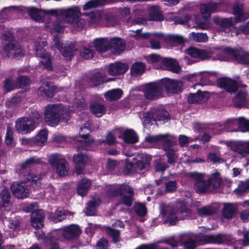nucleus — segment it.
<instances>
[{"label":"nucleus","mask_w":249,"mask_h":249,"mask_svg":"<svg viewBox=\"0 0 249 249\" xmlns=\"http://www.w3.org/2000/svg\"><path fill=\"white\" fill-rule=\"evenodd\" d=\"M30 110V111L29 115L26 117L37 127L39 123L42 122V116L41 113L35 108L32 107Z\"/></svg>","instance_id":"4c0bfd02"},{"label":"nucleus","mask_w":249,"mask_h":249,"mask_svg":"<svg viewBox=\"0 0 249 249\" xmlns=\"http://www.w3.org/2000/svg\"><path fill=\"white\" fill-rule=\"evenodd\" d=\"M151 119L154 121L162 122V124L168 122L170 120V117L169 112L163 108L156 109L151 115Z\"/></svg>","instance_id":"a878e982"},{"label":"nucleus","mask_w":249,"mask_h":249,"mask_svg":"<svg viewBox=\"0 0 249 249\" xmlns=\"http://www.w3.org/2000/svg\"><path fill=\"white\" fill-rule=\"evenodd\" d=\"M188 53L193 58H197L200 60H209L212 58L213 53L211 51L199 49L195 47H191L188 50Z\"/></svg>","instance_id":"aec40b11"},{"label":"nucleus","mask_w":249,"mask_h":249,"mask_svg":"<svg viewBox=\"0 0 249 249\" xmlns=\"http://www.w3.org/2000/svg\"><path fill=\"white\" fill-rule=\"evenodd\" d=\"M169 137V134H160L157 135H149L145 137V141L149 143H156L162 140Z\"/></svg>","instance_id":"a18cd8bd"},{"label":"nucleus","mask_w":249,"mask_h":249,"mask_svg":"<svg viewBox=\"0 0 249 249\" xmlns=\"http://www.w3.org/2000/svg\"><path fill=\"white\" fill-rule=\"evenodd\" d=\"M91 112L97 117H101L106 113V108L104 105L98 102H94L89 106Z\"/></svg>","instance_id":"2f4dec72"},{"label":"nucleus","mask_w":249,"mask_h":249,"mask_svg":"<svg viewBox=\"0 0 249 249\" xmlns=\"http://www.w3.org/2000/svg\"><path fill=\"white\" fill-rule=\"evenodd\" d=\"M22 97L17 94L5 102V105L9 108H13L19 106L22 102Z\"/></svg>","instance_id":"49530a36"},{"label":"nucleus","mask_w":249,"mask_h":249,"mask_svg":"<svg viewBox=\"0 0 249 249\" xmlns=\"http://www.w3.org/2000/svg\"><path fill=\"white\" fill-rule=\"evenodd\" d=\"M35 53L36 56L40 58H43L46 56V54L49 53L44 48L47 45L46 41H36L35 43Z\"/></svg>","instance_id":"e433bc0d"},{"label":"nucleus","mask_w":249,"mask_h":249,"mask_svg":"<svg viewBox=\"0 0 249 249\" xmlns=\"http://www.w3.org/2000/svg\"><path fill=\"white\" fill-rule=\"evenodd\" d=\"M123 94V91L121 89H114L107 91L104 94L105 98L109 101H114L120 99Z\"/></svg>","instance_id":"473e14b6"},{"label":"nucleus","mask_w":249,"mask_h":249,"mask_svg":"<svg viewBox=\"0 0 249 249\" xmlns=\"http://www.w3.org/2000/svg\"><path fill=\"white\" fill-rule=\"evenodd\" d=\"M81 233V230L79 226L71 224L63 228L62 234L64 238L67 240H71L77 238Z\"/></svg>","instance_id":"f3484780"},{"label":"nucleus","mask_w":249,"mask_h":249,"mask_svg":"<svg viewBox=\"0 0 249 249\" xmlns=\"http://www.w3.org/2000/svg\"><path fill=\"white\" fill-rule=\"evenodd\" d=\"M232 32L235 33L236 35L240 33L249 35V20L246 24L240 25L239 28L234 26Z\"/></svg>","instance_id":"680f3d73"},{"label":"nucleus","mask_w":249,"mask_h":249,"mask_svg":"<svg viewBox=\"0 0 249 249\" xmlns=\"http://www.w3.org/2000/svg\"><path fill=\"white\" fill-rule=\"evenodd\" d=\"M90 129L89 127V124H82L80 127L81 132L79 133V137L83 139V140L77 139V141L81 143V145L79 148L82 149H87L90 144L93 142V141L90 139L89 136H90L89 133Z\"/></svg>","instance_id":"4468645a"},{"label":"nucleus","mask_w":249,"mask_h":249,"mask_svg":"<svg viewBox=\"0 0 249 249\" xmlns=\"http://www.w3.org/2000/svg\"><path fill=\"white\" fill-rule=\"evenodd\" d=\"M11 194L8 188L4 187L0 189V204L10 211L11 202Z\"/></svg>","instance_id":"b1692460"},{"label":"nucleus","mask_w":249,"mask_h":249,"mask_svg":"<svg viewBox=\"0 0 249 249\" xmlns=\"http://www.w3.org/2000/svg\"><path fill=\"white\" fill-rule=\"evenodd\" d=\"M248 93L246 89H241L237 91L233 99V106L236 108L245 107L247 105Z\"/></svg>","instance_id":"4be33fe9"},{"label":"nucleus","mask_w":249,"mask_h":249,"mask_svg":"<svg viewBox=\"0 0 249 249\" xmlns=\"http://www.w3.org/2000/svg\"><path fill=\"white\" fill-rule=\"evenodd\" d=\"M243 142L241 141H236L231 142L230 143V147L231 151L234 152H237L240 155L243 157Z\"/></svg>","instance_id":"bf43d9fd"},{"label":"nucleus","mask_w":249,"mask_h":249,"mask_svg":"<svg viewBox=\"0 0 249 249\" xmlns=\"http://www.w3.org/2000/svg\"><path fill=\"white\" fill-rule=\"evenodd\" d=\"M163 65L166 69L173 72L178 73L181 70L178 61L173 58L165 57L162 59Z\"/></svg>","instance_id":"c85d7f7f"},{"label":"nucleus","mask_w":249,"mask_h":249,"mask_svg":"<svg viewBox=\"0 0 249 249\" xmlns=\"http://www.w3.org/2000/svg\"><path fill=\"white\" fill-rule=\"evenodd\" d=\"M166 40L169 42L177 43L179 45H181L184 42L183 37L177 35H168L166 38Z\"/></svg>","instance_id":"338daca9"},{"label":"nucleus","mask_w":249,"mask_h":249,"mask_svg":"<svg viewBox=\"0 0 249 249\" xmlns=\"http://www.w3.org/2000/svg\"><path fill=\"white\" fill-rule=\"evenodd\" d=\"M219 49L224 53L232 56L238 63L241 64L247 63L248 59L249 58V53H241L238 49H233L229 46L222 47Z\"/></svg>","instance_id":"6e6552de"},{"label":"nucleus","mask_w":249,"mask_h":249,"mask_svg":"<svg viewBox=\"0 0 249 249\" xmlns=\"http://www.w3.org/2000/svg\"><path fill=\"white\" fill-rule=\"evenodd\" d=\"M80 8L78 7L71 8L66 10L64 13L65 20L70 24H76L79 21L80 16H81Z\"/></svg>","instance_id":"a211bd4d"},{"label":"nucleus","mask_w":249,"mask_h":249,"mask_svg":"<svg viewBox=\"0 0 249 249\" xmlns=\"http://www.w3.org/2000/svg\"><path fill=\"white\" fill-rule=\"evenodd\" d=\"M192 76L195 77L196 81H199L202 84H205L204 82L209 80L210 75L207 72H199L192 74Z\"/></svg>","instance_id":"774afa93"},{"label":"nucleus","mask_w":249,"mask_h":249,"mask_svg":"<svg viewBox=\"0 0 249 249\" xmlns=\"http://www.w3.org/2000/svg\"><path fill=\"white\" fill-rule=\"evenodd\" d=\"M238 130L243 132L249 131V121L243 117L238 118Z\"/></svg>","instance_id":"5fc2aeb1"},{"label":"nucleus","mask_w":249,"mask_h":249,"mask_svg":"<svg viewBox=\"0 0 249 249\" xmlns=\"http://www.w3.org/2000/svg\"><path fill=\"white\" fill-rule=\"evenodd\" d=\"M217 86L224 89L226 91L232 93L238 91V86L234 80L227 77H221L217 79Z\"/></svg>","instance_id":"f8f14e48"},{"label":"nucleus","mask_w":249,"mask_h":249,"mask_svg":"<svg viewBox=\"0 0 249 249\" xmlns=\"http://www.w3.org/2000/svg\"><path fill=\"white\" fill-rule=\"evenodd\" d=\"M40 162V159L36 156L32 157L27 159L21 164V167L23 169L30 168L34 165L37 164Z\"/></svg>","instance_id":"052dcab7"},{"label":"nucleus","mask_w":249,"mask_h":249,"mask_svg":"<svg viewBox=\"0 0 249 249\" xmlns=\"http://www.w3.org/2000/svg\"><path fill=\"white\" fill-rule=\"evenodd\" d=\"M3 39L9 42L4 47V51L7 53L9 57L16 58L24 54L22 53L20 45L14 42L15 36L14 34L10 32H7L3 35Z\"/></svg>","instance_id":"7ed1b4c3"},{"label":"nucleus","mask_w":249,"mask_h":249,"mask_svg":"<svg viewBox=\"0 0 249 249\" xmlns=\"http://www.w3.org/2000/svg\"><path fill=\"white\" fill-rule=\"evenodd\" d=\"M249 190V179L245 181H240L235 189L236 194L242 195Z\"/></svg>","instance_id":"4d7b16f0"},{"label":"nucleus","mask_w":249,"mask_h":249,"mask_svg":"<svg viewBox=\"0 0 249 249\" xmlns=\"http://www.w3.org/2000/svg\"><path fill=\"white\" fill-rule=\"evenodd\" d=\"M213 20L214 23L224 29H227L232 27L236 23L234 21V19L232 17L222 18L218 16L213 17Z\"/></svg>","instance_id":"5701e85b"},{"label":"nucleus","mask_w":249,"mask_h":249,"mask_svg":"<svg viewBox=\"0 0 249 249\" xmlns=\"http://www.w3.org/2000/svg\"><path fill=\"white\" fill-rule=\"evenodd\" d=\"M237 211L236 208L231 203L225 204L223 209V215L227 219L233 218Z\"/></svg>","instance_id":"a19ab883"},{"label":"nucleus","mask_w":249,"mask_h":249,"mask_svg":"<svg viewBox=\"0 0 249 249\" xmlns=\"http://www.w3.org/2000/svg\"><path fill=\"white\" fill-rule=\"evenodd\" d=\"M232 13L234 16L235 23L244 22L246 20L249 15L244 11V5L241 3L235 2L232 7Z\"/></svg>","instance_id":"dca6fc26"},{"label":"nucleus","mask_w":249,"mask_h":249,"mask_svg":"<svg viewBox=\"0 0 249 249\" xmlns=\"http://www.w3.org/2000/svg\"><path fill=\"white\" fill-rule=\"evenodd\" d=\"M81 16H88L91 22H96L101 18V14L98 11L94 10L90 12H84L81 14Z\"/></svg>","instance_id":"13d9d810"},{"label":"nucleus","mask_w":249,"mask_h":249,"mask_svg":"<svg viewBox=\"0 0 249 249\" xmlns=\"http://www.w3.org/2000/svg\"><path fill=\"white\" fill-rule=\"evenodd\" d=\"M40 61L39 64L43 66L44 69L49 71H52L53 70V64L52 61V56L50 53L46 54V56Z\"/></svg>","instance_id":"603ef678"},{"label":"nucleus","mask_w":249,"mask_h":249,"mask_svg":"<svg viewBox=\"0 0 249 249\" xmlns=\"http://www.w3.org/2000/svg\"><path fill=\"white\" fill-rule=\"evenodd\" d=\"M109 50H113L114 53L119 54L123 52L125 49V41L119 37L111 38L109 40Z\"/></svg>","instance_id":"412c9836"},{"label":"nucleus","mask_w":249,"mask_h":249,"mask_svg":"<svg viewBox=\"0 0 249 249\" xmlns=\"http://www.w3.org/2000/svg\"><path fill=\"white\" fill-rule=\"evenodd\" d=\"M190 38L191 39L196 41L206 42L208 40V36L206 33L192 32L191 34Z\"/></svg>","instance_id":"3c124183"},{"label":"nucleus","mask_w":249,"mask_h":249,"mask_svg":"<svg viewBox=\"0 0 249 249\" xmlns=\"http://www.w3.org/2000/svg\"><path fill=\"white\" fill-rule=\"evenodd\" d=\"M121 198L120 200V203L127 207L132 206L133 202L134 200V193L129 194L128 195L121 196Z\"/></svg>","instance_id":"864d4df0"},{"label":"nucleus","mask_w":249,"mask_h":249,"mask_svg":"<svg viewBox=\"0 0 249 249\" xmlns=\"http://www.w3.org/2000/svg\"><path fill=\"white\" fill-rule=\"evenodd\" d=\"M102 4V1L101 0H90L86 3L83 7L84 11L87 12L93 8H97Z\"/></svg>","instance_id":"6e6d98bb"},{"label":"nucleus","mask_w":249,"mask_h":249,"mask_svg":"<svg viewBox=\"0 0 249 249\" xmlns=\"http://www.w3.org/2000/svg\"><path fill=\"white\" fill-rule=\"evenodd\" d=\"M94 53L93 50L86 47H81L80 50V56L85 59L92 58Z\"/></svg>","instance_id":"69168bd1"},{"label":"nucleus","mask_w":249,"mask_h":249,"mask_svg":"<svg viewBox=\"0 0 249 249\" xmlns=\"http://www.w3.org/2000/svg\"><path fill=\"white\" fill-rule=\"evenodd\" d=\"M128 68L127 64L121 62H116L108 66L107 71L110 75H119L125 73Z\"/></svg>","instance_id":"6ab92c4d"},{"label":"nucleus","mask_w":249,"mask_h":249,"mask_svg":"<svg viewBox=\"0 0 249 249\" xmlns=\"http://www.w3.org/2000/svg\"><path fill=\"white\" fill-rule=\"evenodd\" d=\"M224 128L227 131H237L238 130V119L227 120L224 124Z\"/></svg>","instance_id":"de8ad7c7"},{"label":"nucleus","mask_w":249,"mask_h":249,"mask_svg":"<svg viewBox=\"0 0 249 249\" xmlns=\"http://www.w3.org/2000/svg\"><path fill=\"white\" fill-rule=\"evenodd\" d=\"M143 92L145 97L150 100L163 97L164 94L160 80L146 84Z\"/></svg>","instance_id":"20e7f679"},{"label":"nucleus","mask_w":249,"mask_h":249,"mask_svg":"<svg viewBox=\"0 0 249 249\" xmlns=\"http://www.w3.org/2000/svg\"><path fill=\"white\" fill-rule=\"evenodd\" d=\"M65 28L64 23L61 20H56L53 23V27L51 29L52 33H63Z\"/></svg>","instance_id":"e2e57ef3"},{"label":"nucleus","mask_w":249,"mask_h":249,"mask_svg":"<svg viewBox=\"0 0 249 249\" xmlns=\"http://www.w3.org/2000/svg\"><path fill=\"white\" fill-rule=\"evenodd\" d=\"M95 50L99 53H105L109 50V40L105 38H96L94 40Z\"/></svg>","instance_id":"7c9ffc66"},{"label":"nucleus","mask_w":249,"mask_h":249,"mask_svg":"<svg viewBox=\"0 0 249 249\" xmlns=\"http://www.w3.org/2000/svg\"><path fill=\"white\" fill-rule=\"evenodd\" d=\"M48 136V131L46 129L39 130L37 134L31 138L25 139V143L31 146H43L47 142Z\"/></svg>","instance_id":"9b49d317"},{"label":"nucleus","mask_w":249,"mask_h":249,"mask_svg":"<svg viewBox=\"0 0 249 249\" xmlns=\"http://www.w3.org/2000/svg\"><path fill=\"white\" fill-rule=\"evenodd\" d=\"M49 162L53 167L56 169L59 176L65 177L67 175L69 170L68 162L62 156L58 154L52 155Z\"/></svg>","instance_id":"423d86ee"},{"label":"nucleus","mask_w":249,"mask_h":249,"mask_svg":"<svg viewBox=\"0 0 249 249\" xmlns=\"http://www.w3.org/2000/svg\"><path fill=\"white\" fill-rule=\"evenodd\" d=\"M69 113L58 105H48L45 108L44 119L46 124L51 126L57 125L61 120L68 122Z\"/></svg>","instance_id":"f03ea898"},{"label":"nucleus","mask_w":249,"mask_h":249,"mask_svg":"<svg viewBox=\"0 0 249 249\" xmlns=\"http://www.w3.org/2000/svg\"><path fill=\"white\" fill-rule=\"evenodd\" d=\"M134 210L137 214L140 216H144L147 213L146 208L142 203H135Z\"/></svg>","instance_id":"0e129e2a"},{"label":"nucleus","mask_w":249,"mask_h":249,"mask_svg":"<svg viewBox=\"0 0 249 249\" xmlns=\"http://www.w3.org/2000/svg\"><path fill=\"white\" fill-rule=\"evenodd\" d=\"M217 3L210 2L202 5L200 8V13L205 20L210 19L211 15L216 11Z\"/></svg>","instance_id":"bb28decb"},{"label":"nucleus","mask_w":249,"mask_h":249,"mask_svg":"<svg viewBox=\"0 0 249 249\" xmlns=\"http://www.w3.org/2000/svg\"><path fill=\"white\" fill-rule=\"evenodd\" d=\"M101 203L100 198H94L89 200L87 203L85 214L90 216L95 215L97 212V208Z\"/></svg>","instance_id":"cd10ccee"},{"label":"nucleus","mask_w":249,"mask_h":249,"mask_svg":"<svg viewBox=\"0 0 249 249\" xmlns=\"http://www.w3.org/2000/svg\"><path fill=\"white\" fill-rule=\"evenodd\" d=\"M89 160V157L86 154L78 152L73 156L72 162L77 174H82L85 170Z\"/></svg>","instance_id":"9d476101"},{"label":"nucleus","mask_w":249,"mask_h":249,"mask_svg":"<svg viewBox=\"0 0 249 249\" xmlns=\"http://www.w3.org/2000/svg\"><path fill=\"white\" fill-rule=\"evenodd\" d=\"M197 213L200 217H205L214 214L216 210L213 206H205L197 209Z\"/></svg>","instance_id":"79ce46f5"},{"label":"nucleus","mask_w":249,"mask_h":249,"mask_svg":"<svg viewBox=\"0 0 249 249\" xmlns=\"http://www.w3.org/2000/svg\"><path fill=\"white\" fill-rule=\"evenodd\" d=\"M163 92L167 94H178L182 91V83L179 80L165 77L160 80Z\"/></svg>","instance_id":"39448f33"},{"label":"nucleus","mask_w":249,"mask_h":249,"mask_svg":"<svg viewBox=\"0 0 249 249\" xmlns=\"http://www.w3.org/2000/svg\"><path fill=\"white\" fill-rule=\"evenodd\" d=\"M10 189L14 196L18 199H24L29 196L28 188L24 182L14 181Z\"/></svg>","instance_id":"1a4fd4ad"},{"label":"nucleus","mask_w":249,"mask_h":249,"mask_svg":"<svg viewBox=\"0 0 249 249\" xmlns=\"http://www.w3.org/2000/svg\"><path fill=\"white\" fill-rule=\"evenodd\" d=\"M123 139L124 142L135 144L139 141L136 133L132 129L126 130L123 134Z\"/></svg>","instance_id":"f704fd0d"},{"label":"nucleus","mask_w":249,"mask_h":249,"mask_svg":"<svg viewBox=\"0 0 249 249\" xmlns=\"http://www.w3.org/2000/svg\"><path fill=\"white\" fill-rule=\"evenodd\" d=\"M75 50V46L73 44H68L63 48L62 53L67 59L71 60L74 54Z\"/></svg>","instance_id":"37998d69"},{"label":"nucleus","mask_w":249,"mask_h":249,"mask_svg":"<svg viewBox=\"0 0 249 249\" xmlns=\"http://www.w3.org/2000/svg\"><path fill=\"white\" fill-rule=\"evenodd\" d=\"M205 174L195 171L189 173V176L195 181L194 189L199 195L215 193L222 184V179L218 172L214 173L207 179H204Z\"/></svg>","instance_id":"f257e3e1"},{"label":"nucleus","mask_w":249,"mask_h":249,"mask_svg":"<svg viewBox=\"0 0 249 249\" xmlns=\"http://www.w3.org/2000/svg\"><path fill=\"white\" fill-rule=\"evenodd\" d=\"M26 179L27 181L29 182L33 187H34V185L36 187L40 185L41 178L39 175L30 173L28 174Z\"/></svg>","instance_id":"09e8293b"},{"label":"nucleus","mask_w":249,"mask_h":249,"mask_svg":"<svg viewBox=\"0 0 249 249\" xmlns=\"http://www.w3.org/2000/svg\"><path fill=\"white\" fill-rule=\"evenodd\" d=\"M36 127L26 117H20L15 122L16 131L21 134H27L34 131Z\"/></svg>","instance_id":"0eeeda50"},{"label":"nucleus","mask_w":249,"mask_h":249,"mask_svg":"<svg viewBox=\"0 0 249 249\" xmlns=\"http://www.w3.org/2000/svg\"><path fill=\"white\" fill-rule=\"evenodd\" d=\"M161 214L165 218L163 223L169 226L176 225L178 221L175 211L171 207L164 206L161 209Z\"/></svg>","instance_id":"ddd939ff"},{"label":"nucleus","mask_w":249,"mask_h":249,"mask_svg":"<svg viewBox=\"0 0 249 249\" xmlns=\"http://www.w3.org/2000/svg\"><path fill=\"white\" fill-rule=\"evenodd\" d=\"M149 20L151 21H162L164 16L157 6H152L148 9Z\"/></svg>","instance_id":"72a5a7b5"},{"label":"nucleus","mask_w":249,"mask_h":249,"mask_svg":"<svg viewBox=\"0 0 249 249\" xmlns=\"http://www.w3.org/2000/svg\"><path fill=\"white\" fill-rule=\"evenodd\" d=\"M44 243L48 249H60L54 237L52 236L46 237L44 240Z\"/></svg>","instance_id":"c03bdc74"},{"label":"nucleus","mask_w":249,"mask_h":249,"mask_svg":"<svg viewBox=\"0 0 249 249\" xmlns=\"http://www.w3.org/2000/svg\"><path fill=\"white\" fill-rule=\"evenodd\" d=\"M136 170H143L148 167L150 164V159L147 155L140 157V159L135 160Z\"/></svg>","instance_id":"58836bf2"},{"label":"nucleus","mask_w":249,"mask_h":249,"mask_svg":"<svg viewBox=\"0 0 249 249\" xmlns=\"http://www.w3.org/2000/svg\"><path fill=\"white\" fill-rule=\"evenodd\" d=\"M89 79L93 84V87H97L102 84L113 81L115 78H107L106 74L97 72L93 74Z\"/></svg>","instance_id":"393cba45"},{"label":"nucleus","mask_w":249,"mask_h":249,"mask_svg":"<svg viewBox=\"0 0 249 249\" xmlns=\"http://www.w3.org/2000/svg\"><path fill=\"white\" fill-rule=\"evenodd\" d=\"M41 95L47 99L52 98L55 94V87L49 83H46L44 86L39 88Z\"/></svg>","instance_id":"c9c22d12"},{"label":"nucleus","mask_w":249,"mask_h":249,"mask_svg":"<svg viewBox=\"0 0 249 249\" xmlns=\"http://www.w3.org/2000/svg\"><path fill=\"white\" fill-rule=\"evenodd\" d=\"M30 79L26 76L21 75L17 79L16 87L17 88L23 89L30 85Z\"/></svg>","instance_id":"8fccbe9b"},{"label":"nucleus","mask_w":249,"mask_h":249,"mask_svg":"<svg viewBox=\"0 0 249 249\" xmlns=\"http://www.w3.org/2000/svg\"><path fill=\"white\" fill-rule=\"evenodd\" d=\"M45 213L43 210L37 209L32 212L30 215V223L31 226L36 229H39L44 226Z\"/></svg>","instance_id":"2eb2a0df"},{"label":"nucleus","mask_w":249,"mask_h":249,"mask_svg":"<svg viewBox=\"0 0 249 249\" xmlns=\"http://www.w3.org/2000/svg\"><path fill=\"white\" fill-rule=\"evenodd\" d=\"M91 185V183L89 179L86 178H82L77 186V194L82 197L86 196L88 194Z\"/></svg>","instance_id":"c756f323"},{"label":"nucleus","mask_w":249,"mask_h":249,"mask_svg":"<svg viewBox=\"0 0 249 249\" xmlns=\"http://www.w3.org/2000/svg\"><path fill=\"white\" fill-rule=\"evenodd\" d=\"M146 66L142 62H136L131 67L130 72L135 76L142 75L145 71Z\"/></svg>","instance_id":"ea45409f"}]
</instances>
